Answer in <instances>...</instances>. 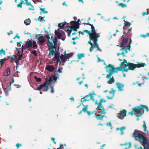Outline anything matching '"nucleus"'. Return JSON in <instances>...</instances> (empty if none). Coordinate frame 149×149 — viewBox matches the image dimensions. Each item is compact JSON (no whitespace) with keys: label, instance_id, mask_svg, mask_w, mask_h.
Here are the masks:
<instances>
[{"label":"nucleus","instance_id":"nucleus-49","mask_svg":"<svg viewBox=\"0 0 149 149\" xmlns=\"http://www.w3.org/2000/svg\"><path fill=\"white\" fill-rule=\"evenodd\" d=\"M71 27L72 29V30L74 31H77V29L75 27L74 25H72V26H71Z\"/></svg>","mask_w":149,"mask_h":149},{"label":"nucleus","instance_id":"nucleus-26","mask_svg":"<svg viewBox=\"0 0 149 149\" xmlns=\"http://www.w3.org/2000/svg\"><path fill=\"white\" fill-rule=\"evenodd\" d=\"M66 23H60L58 24V26L60 29H63V28Z\"/></svg>","mask_w":149,"mask_h":149},{"label":"nucleus","instance_id":"nucleus-1","mask_svg":"<svg viewBox=\"0 0 149 149\" xmlns=\"http://www.w3.org/2000/svg\"><path fill=\"white\" fill-rule=\"evenodd\" d=\"M141 132L140 131L135 130L132 136V137L135 138L136 140L142 143L144 147L143 149L142 147L140 146L137 149H149V143L148 139L141 134Z\"/></svg>","mask_w":149,"mask_h":149},{"label":"nucleus","instance_id":"nucleus-33","mask_svg":"<svg viewBox=\"0 0 149 149\" xmlns=\"http://www.w3.org/2000/svg\"><path fill=\"white\" fill-rule=\"evenodd\" d=\"M124 21L125 22L124 24L125 27L127 26L128 25H131V23L127 21H125V20H124Z\"/></svg>","mask_w":149,"mask_h":149},{"label":"nucleus","instance_id":"nucleus-44","mask_svg":"<svg viewBox=\"0 0 149 149\" xmlns=\"http://www.w3.org/2000/svg\"><path fill=\"white\" fill-rule=\"evenodd\" d=\"M128 144H129V146H128V148H129L130 147H131V142H129L128 143H125V144H121L120 145L121 146H123V145H127Z\"/></svg>","mask_w":149,"mask_h":149},{"label":"nucleus","instance_id":"nucleus-50","mask_svg":"<svg viewBox=\"0 0 149 149\" xmlns=\"http://www.w3.org/2000/svg\"><path fill=\"white\" fill-rule=\"evenodd\" d=\"M80 24L79 23H77L74 26L76 28V29H78L79 28V25Z\"/></svg>","mask_w":149,"mask_h":149},{"label":"nucleus","instance_id":"nucleus-39","mask_svg":"<svg viewBox=\"0 0 149 149\" xmlns=\"http://www.w3.org/2000/svg\"><path fill=\"white\" fill-rule=\"evenodd\" d=\"M56 71H55L54 73V75L53 76V79L56 80L57 78V77L56 76Z\"/></svg>","mask_w":149,"mask_h":149},{"label":"nucleus","instance_id":"nucleus-23","mask_svg":"<svg viewBox=\"0 0 149 149\" xmlns=\"http://www.w3.org/2000/svg\"><path fill=\"white\" fill-rule=\"evenodd\" d=\"M55 60H56L57 63H58L60 62V57L59 56V53L58 54H57V53H56L55 55Z\"/></svg>","mask_w":149,"mask_h":149},{"label":"nucleus","instance_id":"nucleus-18","mask_svg":"<svg viewBox=\"0 0 149 149\" xmlns=\"http://www.w3.org/2000/svg\"><path fill=\"white\" fill-rule=\"evenodd\" d=\"M90 100V99L89 98V95H87L83 98H82L81 100V101L84 102L86 101H89Z\"/></svg>","mask_w":149,"mask_h":149},{"label":"nucleus","instance_id":"nucleus-19","mask_svg":"<svg viewBox=\"0 0 149 149\" xmlns=\"http://www.w3.org/2000/svg\"><path fill=\"white\" fill-rule=\"evenodd\" d=\"M55 35L57 36V38L58 39H61L62 37V35L59 32H58L57 30H56L54 32Z\"/></svg>","mask_w":149,"mask_h":149},{"label":"nucleus","instance_id":"nucleus-64","mask_svg":"<svg viewBox=\"0 0 149 149\" xmlns=\"http://www.w3.org/2000/svg\"><path fill=\"white\" fill-rule=\"evenodd\" d=\"M124 45V44L121 43L120 47H121V48H125Z\"/></svg>","mask_w":149,"mask_h":149},{"label":"nucleus","instance_id":"nucleus-5","mask_svg":"<svg viewBox=\"0 0 149 149\" xmlns=\"http://www.w3.org/2000/svg\"><path fill=\"white\" fill-rule=\"evenodd\" d=\"M83 24L84 25H88L91 26V31H89L87 30H84V32H85L89 34L90 39L89 41H91V39L92 38H94L99 35L98 33H97L96 32V31L95 30V27L93 24L89 23H84Z\"/></svg>","mask_w":149,"mask_h":149},{"label":"nucleus","instance_id":"nucleus-32","mask_svg":"<svg viewBox=\"0 0 149 149\" xmlns=\"http://www.w3.org/2000/svg\"><path fill=\"white\" fill-rule=\"evenodd\" d=\"M6 60V58H4L3 59H0V64L1 66H2L3 64L4 61Z\"/></svg>","mask_w":149,"mask_h":149},{"label":"nucleus","instance_id":"nucleus-29","mask_svg":"<svg viewBox=\"0 0 149 149\" xmlns=\"http://www.w3.org/2000/svg\"><path fill=\"white\" fill-rule=\"evenodd\" d=\"M32 48L34 49H36L38 47V45L36 44V42L35 41L32 42Z\"/></svg>","mask_w":149,"mask_h":149},{"label":"nucleus","instance_id":"nucleus-36","mask_svg":"<svg viewBox=\"0 0 149 149\" xmlns=\"http://www.w3.org/2000/svg\"><path fill=\"white\" fill-rule=\"evenodd\" d=\"M128 39L127 38H124L122 40V43L124 45L125 43H127V42Z\"/></svg>","mask_w":149,"mask_h":149},{"label":"nucleus","instance_id":"nucleus-25","mask_svg":"<svg viewBox=\"0 0 149 149\" xmlns=\"http://www.w3.org/2000/svg\"><path fill=\"white\" fill-rule=\"evenodd\" d=\"M145 64L144 63H141L136 64V68H139L140 67H143L145 66Z\"/></svg>","mask_w":149,"mask_h":149},{"label":"nucleus","instance_id":"nucleus-40","mask_svg":"<svg viewBox=\"0 0 149 149\" xmlns=\"http://www.w3.org/2000/svg\"><path fill=\"white\" fill-rule=\"evenodd\" d=\"M16 57V55H14V56H8L7 58H8V59H11V60H14V59H15Z\"/></svg>","mask_w":149,"mask_h":149},{"label":"nucleus","instance_id":"nucleus-48","mask_svg":"<svg viewBox=\"0 0 149 149\" xmlns=\"http://www.w3.org/2000/svg\"><path fill=\"white\" fill-rule=\"evenodd\" d=\"M24 1H26L25 3V4L27 6H29V5H31V3L30 2H28V0H24Z\"/></svg>","mask_w":149,"mask_h":149},{"label":"nucleus","instance_id":"nucleus-42","mask_svg":"<svg viewBox=\"0 0 149 149\" xmlns=\"http://www.w3.org/2000/svg\"><path fill=\"white\" fill-rule=\"evenodd\" d=\"M47 38L48 40L47 43L48 44H49L50 45H53V43L52 42H50L49 40L50 39V37L49 36V35L47 37Z\"/></svg>","mask_w":149,"mask_h":149},{"label":"nucleus","instance_id":"nucleus-31","mask_svg":"<svg viewBox=\"0 0 149 149\" xmlns=\"http://www.w3.org/2000/svg\"><path fill=\"white\" fill-rule=\"evenodd\" d=\"M31 21L30 19L28 18L24 21V23L26 25H28L30 24Z\"/></svg>","mask_w":149,"mask_h":149},{"label":"nucleus","instance_id":"nucleus-12","mask_svg":"<svg viewBox=\"0 0 149 149\" xmlns=\"http://www.w3.org/2000/svg\"><path fill=\"white\" fill-rule=\"evenodd\" d=\"M11 82H10L8 83L7 84V87L4 89L5 91V92L6 94V95L7 96L8 95L9 93H8V92L9 91H10L11 90Z\"/></svg>","mask_w":149,"mask_h":149},{"label":"nucleus","instance_id":"nucleus-17","mask_svg":"<svg viewBox=\"0 0 149 149\" xmlns=\"http://www.w3.org/2000/svg\"><path fill=\"white\" fill-rule=\"evenodd\" d=\"M45 69L50 72H53L55 70L54 67L52 65H46Z\"/></svg>","mask_w":149,"mask_h":149},{"label":"nucleus","instance_id":"nucleus-3","mask_svg":"<svg viewBox=\"0 0 149 149\" xmlns=\"http://www.w3.org/2000/svg\"><path fill=\"white\" fill-rule=\"evenodd\" d=\"M145 109H146L147 112L148 111L149 109L147 106L140 104L139 106H137L132 108V110L131 112H129L128 114H130L131 116H132L134 114V112H136L137 115H139V116H141L142 115V114L140 109H141L144 111Z\"/></svg>","mask_w":149,"mask_h":149},{"label":"nucleus","instance_id":"nucleus-57","mask_svg":"<svg viewBox=\"0 0 149 149\" xmlns=\"http://www.w3.org/2000/svg\"><path fill=\"white\" fill-rule=\"evenodd\" d=\"M76 23L77 22L76 21H72L70 22V24L72 25L73 24H74L75 25Z\"/></svg>","mask_w":149,"mask_h":149},{"label":"nucleus","instance_id":"nucleus-10","mask_svg":"<svg viewBox=\"0 0 149 149\" xmlns=\"http://www.w3.org/2000/svg\"><path fill=\"white\" fill-rule=\"evenodd\" d=\"M127 112V111L125 109H123L120 111L118 114L117 118L121 119H123L124 117L126 116Z\"/></svg>","mask_w":149,"mask_h":149},{"label":"nucleus","instance_id":"nucleus-2","mask_svg":"<svg viewBox=\"0 0 149 149\" xmlns=\"http://www.w3.org/2000/svg\"><path fill=\"white\" fill-rule=\"evenodd\" d=\"M124 64V63L122 62L120 64V66L116 68L114 67V65L110 64H109L107 65H106L105 68L106 69L109 68L107 71L109 72V74L107 75L106 78L109 79L111 77L113 73H117L118 71L121 70L122 69H123V65Z\"/></svg>","mask_w":149,"mask_h":149},{"label":"nucleus","instance_id":"nucleus-21","mask_svg":"<svg viewBox=\"0 0 149 149\" xmlns=\"http://www.w3.org/2000/svg\"><path fill=\"white\" fill-rule=\"evenodd\" d=\"M10 74V69L9 68H8L6 70L5 72L3 74L4 76H8Z\"/></svg>","mask_w":149,"mask_h":149},{"label":"nucleus","instance_id":"nucleus-28","mask_svg":"<svg viewBox=\"0 0 149 149\" xmlns=\"http://www.w3.org/2000/svg\"><path fill=\"white\" fill-rule=\"evenodd\" d=\"M52 39L53 42L54 44V45L55 46V45L57 44V39L56 37H55L54 38L52 37H51V40Z\"/></svg>","mask_w":149,"mask_h":149},{"label":"nucleus","instance_id":"nucleus-53","mask_svg":"<svg viewBox=\"0 0 149 149\" xmlns=\"http://www.w3.org/2000/svg\"><path fill=\"white\" fill-rule=\"evenodd\" d=\"M22 3H21L20 2L19 3V4H18L17 5V7H19L20 8H22Z\"/></svg>","mask_w":149,"mask_h":149},{"label":"nucleus","instance_id":"nucleus-30","mask_svg":"<svg viewBox=\"0 0 149 149\" xmlns=\"http://www.w3.org/2000/svg\"><path fill=\"white\" fill-rule=\"evenodd\" d=\"M85 54L83 53L79 54H77L78 58L79 59H80L81 58L84 57Z\"/></svg>","mask_w":149,"mask_h":149},{"label":"nucleus","instance_id":"nucleus-4","mask_svg":"<svg viewBox=\"0 0 149 149\" xmlns=\"http://www.w3.org/2000/svg\"><path fill=\"white\" fill-rule=\"evenodd\" d=\"M100 37V35H98L95 38H92L91 39V41H88V43L91 45V47L89 49L90 52H92L93 48L95 47L97 48V50L102 52L101 49L99 47V45L97 43L98 39Z\"/></svg>","mask_w":149,"mask_h":149},{"label":"nucleus","instance_id":"nucleus-54","mask_svg":"<svg viewBox=\"0 0 149 149\" xmlns=\"http://www.w3.org/2000/svg\"><path fill=\"white\" fill-rule=\"evenodd\" d=\"M22 146V144H19V143H17L16 145V146L17 148V149H18L19 148L20 146Z\"/></svg>","mask_w":149,"mask_h":149},{"label":"nucleus","instance_id":"nucleus-6","mask_svg":"<svg viewBox=\"0 0 149 149\" xmlns=\"http://www.w3.org/2000/svg\"><path fill=\"white\" fill-rule=\"evenodd\" d=\"M53 80L52 77L51 76L49 78L48 81L46 80L44 84L40 85L36 89H35L40 91L43 88V90L44 91L47 92L49 89L48 85Z\"/></svg>","mask_w":149,"mask_h":149},{"label":"nucleus","instance_id":"nucleus-11","mask_svg":"<svg viewBox=\"0 0 149 149\" xmlns=\"http://www.w3.org/2000/svg\"><path fill=\"white\" fill-rule=\"evenodd\" d=\"M97 112V111H92V114L93 113L95 114L94 116L96 118V119L97 120H103L104 117L105 116L104 115H100L99 114H96Z\"/></svg>","mask_w":149,"mask_h":149},{"label":"nucleus","instance_id":"nucleus-13","mask_svg":"<svg viewBox=\"0 0 149 149\" xmlns=\"http://www.w3.org/2000/svg\"><path fill=\"white\" fill-rule=\"evenodd\" d=\"M37 39L38 40V43L40 42L41 45H42L45 41V40L43 38V35L41 34L38 35V37Z\"/></svg>","mask_w":149,"mask_h":149},{"label":"nucleus","instance_id":"nucleus-16","mask_svg":"<svg viewBox=\"0 0 149 149\" xmlns=\"http://www.w3.org/2000/svg\"><path fill=\"white\" fill-rule=\"evenodd\" d=\"M83 106L84 107L82 109V111L86 113V112L88 115H90L91 114H92V112H91L90 111H87L88 110V105H86V106H84L83 105Z\"/></svg>","mask_w":149,"mask_h":149},{"label":"nucleus","instance_id":"nucleus-52","mask_svg":"<svg viewBox=\"0 0 149 149\" xmlns=\"http://www.w3.org/2000/svg\"><path fill=\"white\" fill-rule=\"evenodd\" d=\"M31 6V8H29V10H34V8L33 6H32L31 4V5H30Z\"/></svg>","mask_w":149,"mask_h":149},{"label":"nucleus","instance_id":"nucleus-62","mask_svg":"<svg viewBox=\"0 0 149 149\" xmlns=\"http://www.w3.org/2000/svg\"><path fill=\"white\" fill-rule=\"evenodd\" d=\"M71 29V26H68L67 27V31H68L70 30V29Z\"/></svg>","mask_w":149,"mask_h":149},{"label":"nucleus","instance_id":"nucleus-46","mask_svg":"<svg viewBox=\"0 0 149 149\" xmlns=\"http://www.w3.org/2000/svg\"><path fill=\"white\" fill-rule=\"evenodd\" d=\"M40 10H42V11L43 12V13H48V12L47 11H46L45 10V8H40Z\"/></svg>","mask_w":149,"mask_h":149},{"label":"nucleus","instance_id":"nucleus-20","mask_svg":"<svg viewBox=\"0 0 149 149\" xmlns=\"http://www.w3.org/2000/svg\"><path fill=\"white\" fill-rule=\"evenodd\" d=\"M66 54L63 55L62 54L60 56V58L61 59V61L63 62H65L67 59V56H66Z\"/></svg>","mask_w":149,"mask_h":149},{"label":"nucleus","instance_id":"nucleus-61","mask_svg":"<svg viewBox=\"0 0 149 149\" xmlns=\"http://www.w3.org/2000/svg\"><path fill=\"white\" fill-rule=\"evenodd\" d=\"M111 123H110V122H108L106 124V125L107 126H111Z\"/></svg>","mask_w":149,"mask_h":149},{"label":"nucleus","instance_id":"nucleus-14","mask_svg":"<svg viewBox=\"0 0 149 149\" xmlns=\"http://www.w3.org/2000/svg\"><path fill=\"white\" fill-rule=\"evenodd\" d=\"M116 87L118 88V90L119 91H124L123 87L124 85L122 83L117 82L116 84Z\"/></svg>","mask_w":149,"mask_h":149},{"label":"nucleus","instance_id":"nucleus-63","mask_svg":"<svg viewBox=\"0 0 149 149\" xmlns=\"http://www.w3.org/2000/svg\"><path fill=\"white\" fill-rule=\"evenodd\" d=\"M132 30V27H131L129 29L127 30V33L130 32Z\"/></svg>","mask_w":149,"mask_h":149},{"label":"nucleus","instance_id":"nucleus-8","mask_svg":"<svg viewBox=\"0 0 149 149\" xmlns=\"http://www.w3.org/2000/svg\"><path fill=\"white\" fill-rule=\"evenodd\" d=\"M26 44L23 45L22 47V53L24 52V50L27 49L28 48H29L32 47V40L28 39L26 42H25Z\"/></svg>","mask_w":149,"mask_h":149},{"label":"nucleus","instance_id":"nucleus-56","mask_svg":"<svg viewBox=\"0 0 149 149\" xmlns=\"http://www.w3.org/2000/svg\"><path fill=\"white\" fill-rule=\"evenodd\" d=\"M63 68L62 67H60L58 69V72H59V73L61 72V70H62Z\"/></svg>","mask_w":149,"mask_h":149},{"label":"nucleus","instance_id":"nucleus-45","mask_svg":"<svg viewBox=\"0 0 149 149\" xmlns=\"http://www.w3.org/2000/svg\"><path fill=\"white\" fill-rule=\"evenodd\" d=\"M101 113L103 115H105L106 113V109H105L103 110H101Z\"/></svg>","mask_w":149,"mask_h":149},{"label":"nucleus","instance_id":"nucleus-7","mask_svg":"<svg viewBox=\"0 0 149 149\" xmlns=\"http://www.w3.org/2000/svg\"><path fill=\"white\" fill-rule=\"evenodd\" d=\"M136 68V64L129 62L123 66V71L127 72L129 70H134Z\"/></svg>","mask_w":149,"mask_h":149},{"label":"nucleus","instance_id":"nucleus-59","mask_svg":"<svg viewBox=\"0 0 149 149\" xmlns=\"http://www.w3.org/2000/svg\"><path fill=\"white\" fill-rule=\"evenodd\" d=\"M125 127L124 126L122 127L121 128H120V130L121 131H123V130H125Z\"/></svg>","mask_w":149,"mask_h":149},{"label":"nucleus","instance_id":"nucleus-60","mask_svg":"<svg viewBox=\"0 0 149 149\" xmlns=\"http://www.w3.org/2000/svg\"><path fill=\"white\" fill-rule=\"evenodd\" d=\"M51 93H54V90L53 87L52 86H51Z\"/></svg>","mask_w":149,"mask_h":149},{"label":"nucleus","instance_id":"nucleus-22","mask_svg":"<svg viewBox=\"0 0 149 149\" xmlns=\"http://www.w3.org/2000/svg\"><path fill=\"white\" fill-rule=\"evenodd\" d=\"M120 51L123 50V52H122L121 53L122 55H123V56H125V54L127 53V49L125 48H121L120 49Z\"/></svg>","mask_w":149,"mask_h":149},{"label":"nucleus","instance_id":"nucleus-27","mask_svg":"<svg viewBox=\"0 0 149 149\" xmlns=\"http://www.w3.org/2000/svg\"><path fill=\"white\" fill-rule=\"evenodd\" d=\"M93 95H95L94 92H93L92 93H90L89 94V95H89V97L90 96V99L92 100L93 101H94L95 100L93 98Z\"/></svg>","mask_w":149,"mask_h":149},{"label":"nucleus","instance_id":"nucleus-24","mask_svg":"<svg viewBox=\"0 0 149 149\" xmlns=\"http://www.w3.org/2000/svg\"><path fill=\"white\" fill-rule=\"evenodd\" d=\"M109 78V80L107 81V83L110 84H111L114 83L115 81V80L114 77L113 76L111 78Z\"/></svg>","mask_w":149,"mask_h":149},{"label":"nucleus","instance_id":"nucleus-43","mask_svg":"<svg viewBox=\"0 0 149 149\" xmlns=\"http://www.w3.org/2000/svg\"><path fill=\"white\" fill-rule=\"evenodd\" d=\"M34 78L37 82H40L42 81L41 78H38L36 76H34Z\"/></svg>","mask_w":149,"mask_h":149},{"label":"nucleus","instance_id":"nucleus-58","mask_svg":"<svg viewBox=\"0 0 149 149\" xmlns=\"http://www.w3.org/2000/svg\"><path fill=\"white\" fill-rule=\"evenodd\" d=\"M102 101H100L98 103L97 105L98 106H102Z\"/></svg>","mask_w":149,"mask_h":149},{"label":"nucleus","instance_id":"nucleus-38","mask_svg":"<svg viewBox=\"0 0 149 149\" xmlns=\"http://www.w3.org/2000/svg\"><path fill=\"white\" fill-rule=\"evenodd\" d=\"M67 59H68L69 58L71 57L73 55V54L72 53H70L69 54H66Z\"/></svg>","mask_w":149,"mask_h":149},{"label":"nucleus","instance_id":"nucleus-37","mask_svg":"<svg viewBox=\"0 0 149 149\" xmlns=\"http://www.w3.org/2000/svg\"><path fill=\"white\" fill-rule=\"evenodd\" d=\"M140 36L144 38H146L147 37H149V33H146V35H144L143 34L142 35H141Z\"/></svg>","mask_w":149,"mask_h":149},{"label":"nucleus","instance_id":"nucleus-47","mask_svg":"<svg viewBox=\"0 0 149 149\" xmlns=\"http://www.w3.org/2000/svg\"><path fill=\"white\" fill-rule=\"evenodd\" d=\"M98 109L99 110H103L104 109V108L103 105L100 106H98Z\"/></svg>","mask_w":149,"mask_h":149},{"label":"nucleus","instance_id":"nucleus-15","mask_svg":"<svg viewBox=\"0 0 149 149\" xmlns=\"http://www.w3.org/2000/svg\"><path fill=\"white\" fill-rule=\"evenodd\" d=\"M116 91L114 90L113 88H111V91H109V93L111 95L112 94V96L111 97L109 96H107V98L108 99H113V97L114 96L115 93L116 92Z\"/></svg>","mask_w":149,"mask_h":149},{"label":"nucleus","instance_id":"nucleus-9","mask_svg":"<svg viewBox=\"0 0 149 149\" xmlns=\"http://www.w3.org/2000/svg\"><path fill=\"white\" fill-rule=\"evenodd\" d=\"M49 47V55L53 56L55 55L56 53H57V52L56 51H54L53 49H55L56 50V47L53 45H50Z\"/></svg>","mask_w":149,"mask_h":149},{"label":"nucleus","instance_id":"nucleus-35","mask_svg":"<svg viewBox=\"0 0 149 149\" xmlns=\"http://www.w3.org/2000/svg\"><path fill=\"white\" fill-rule=\"evenodd\" d=\"M2 54L4 55L6 54V51L3 49H2L1 50H0V55H1Z\"/></svg>","mask_w":149,"mask_h":149},{"label":"nucleus","instance_id":"nucleus-41","mask_svg":"<svg viewBox=\"0 0 149 149\" xmlns=\"http://www.w3.org/2000/svg\"><path fill=\"white\" fill-rule=\"evenodd\" d=\"M143 127L144 129L143 131L145 132L146 131V123L145 121H143Z\"/></svg>","mask_w":149,"mask_h":149},{"label":"nucleus","instance_id":"nucleus-34","mask_svg":"<svg viewBox=\"0 0 149 149\" xmlns=\"http://www.w3.org/2000/svg\"><path fill=\"white\" fill-rule=\"evenodd\" d=\"M118 5L121 6L123 8L127 7V5L126 4L122 3H118Z\"/></svg>","mask_w":149,"mask_h":149},{"label":"nucleus","instance_id":"nucleus-55","mask_svg":"<svg viewBox=\"0 0 149 149\" xmlns=\"http://www.w3.org/2000/svg\"><path fill=\"white\" fill-rule=\"evenodd\" d=\"M55 138L53 137H52L51 138V140L55 144H56V142L55 141Z\"/></svg>","mask_w":149,"mask_h":149},{"label":"nucleus","instance_id":"nucleus-51","mask_svg":"<svg viewBox=\"0 0 149 149\" xmlns=\"http://www.w3.org/2000/svg\"><path fill=\"white\" fill-rule=\"evenodd\" d=\"M31 54H33L35 56H37V54L36 53V50H33L31 52Z\"/></svg>","mask_w":149,"mask_h":149}]
</instances>
